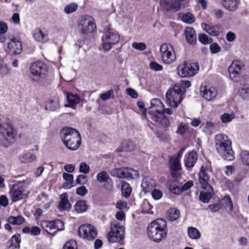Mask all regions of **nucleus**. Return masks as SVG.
<instances>
[{"instance_id":"obj_1","label":"nucleus","mask_w":249,"mask_h":249,"mask_svg":"<svg viewBox=\"0 0 249 249\" xmlns=\"http://www.w3.org/2000/svg\"><path fill=\"white\" fill-rule=\"evenodd\" d=\"M215 147L217 152L225 160H233L234 152L231 148V142L225 134H219L215 137Z\"/></svg>"},{"instance_id":"obj_2","label":"nucleus","mask_w":249,"mask_h":249,"mask_svg":"<svg viewBox=\"0 0 249 249\" xmlns=\"http://www.w3.org/2000/svg\"><path fill=\"white\" fill-rule=\"evenodd\" d=\"M60 137L64 145L71 150L77 149L81 145L79 132L71 127H65L60 131Z\"/></svg>"},{"instance_id":"obj_3","label":"nucleus","mask_w":249,"mask_h":249,"mask_svg":"<svg viewBox=\"0 0 249 249\" xmlns=\"http://www.w3.org/2000/svg\"><path fill=\"white\" fill-rule=\"evenodd\" d=\"M148 237L154 241L159 242L166 237L167 222L162 218H158L151 222L147 227Z\"/></svg>"},{"instance_id":"obj_4","label":"nucleus","mask_w":249,"mask_h":249,"mask_svg":"<svg viewBox=\"0 0 249 249\" xmlns=\"http://www.w3.org/2000/svg\"><path fill=\"white\" fill-rule=\"evenodd\" d=\"M32 180L27 178L25 180L19 181L13 184L10 189V196L13 202H17L26 198L28 193L25 191L23 187H26L31 184Z\"/></svg>"},{"instance_id":"obj_5","label":"nucleus","mask_w":249,"mask_h":249,"mask_svg":"<svg viewBox=\"0 0 249 249\" xmlns=\"http://www.w3.org/2000/svg\"><path fill=\"white\" fill-rule=\"evenodd\" d=\"M184 88L179 84H176L168 89L166 94V102L170 107L177 108L183 99Z\"/></svg>"},{"instance_id":"obj_6","label":"nucleus","mask_w":249,"mask_h":249,"mask_svg":"<svg viewBox=\"0 0 249 249\" xmlns=\"http://www.w3.org/2000/svg\"><path fill=\"white\" fill-rule=\"evenodd\" d=\"M30 77L32 81L36 83L41 82L47 75V67L41 61L34 62L30 67Z\"/></svg>"},{"instance_id":"obj_7","label":"nucleus","mask_w":249,"mask_h":249,"mask_svg":"<svg viewBox=\"0 0 249 249\" xmlns=\"http://www.w3.org/2000/svg\"><path fill=\"white\" fill-rule=\"evenodd\" d=\"M119 40L120 35L117 31L108 27L105 28L102 36V46L105 51L110 50Z\"/></svg>"},{"instance_id":"obj_8","label":"nucleus","mask_w":249,"mask_h":249,"mask_svg":"<svg viewBox=\"0 0 249 249\" xmlns=\"http://www.w3.org/2000/svg\"><path fill=\"white\" fill-rule=\"evenodd\" d=\"M110 229L111 231L107 235L110 242H118L124 239L125 229L119 222L116 221L112 222L110 224Z\"/></svg>"},{"instance_id":"obj_9","label":"nucleus","mask_w":249,"mask_h":249,"mask_svg":"<svg viewBox=\"0 0 249 249\" xmlns=\"http://www.w3.org/2000/svg\"><path fill=\"white\" fill-rule=\"evenodd\" d=\"M16 135L13 128L7 124H0V143L7 147L15 141Z\"/></svg>"},{"instance_id":"obj_10","label":"nucleus","mask_w":249,"mask_h":249,"mask_svg":"<svg viewBox=\"0 0 249 249\" xmlns=\"http://www.w3.org/2000/svg\"><path fill=\"white\" fill-rule=\"evenodd\" d=\"M199 70V66L196 63L184 62L180 64L177 68L178 73L181 77H192L196 75Z\"/></svg>"},{"instance_id":"obj_11","label":"nucleus","mask_w":249,"mask_h":249,"mask_svg":"<svg viewBox=\"0 0 249 249\" xmlns=\"http://www.w3.org/2000/svg\"><path fill=\"white\" fill-rule=\"evenodd\" d=\"M80 33L85 35H88L93 33L96 28V24L92 17L85 16L81 18L78 24Z\"/></svg>"},{"instance_id":"obj_12","label":"nucleus","mask_w":249,"mask_h":249,"mask_svg":"<svg viewBox=\"0 0 249 249\" xmlns=\"http://www.w3.org/2000/svg\"><path fill=\"white\" fill-rule=\"evenodd\" d=\"M161 58L163 63L171 64L176 60V55L173 47L169 44L163 43L160 48Z\"/></svg>"},{"instance_id":"obj_13","label":"nucleus","mask_w":249,"mask_h":249,"mask_svg":"<svg viewBox=\"0 0 249 249\" xmlns=\"http://www.w3.org/2000/svg\"><path fill=\"white\" fill-rule=\"evenodd\" d=\"M41 227L48 233L54 235L58 231H62L64 228L63 222L57 219L54 221L44 220L41 222Z\"/></svg>"},{"instance_id":"obj_14","label":"nucleus","mask_w":249,"mask_h":249,"mask_svg":"<svg viewBox=\"0 0 249 249\" xmlns=\"http://www.w3.org/2000/svg\"><path fill=\"white\" fill-rule=\"evenodd\" d=\"M110 174L112 176L120 178H138L139 174L138 172L131 168H116L111 170Z\"/></svg>"},{"instance_id":"obj_15","label":"nucleus","mask_w":249,"mask_h":249,"mask_svg":"<svg viewBox=\"0 0 249 249\" xmlns=\"http://www.w3.org/2000/svg\"><path fill=\"white\" fill-rule=\"evenodd\" d=\"M79 235L82 238L88 240H93L97 236L95 228L90 224H83L78 229Z\"/></svg>"},{"instance_id":"obj_16","label":"nucleus","mask_w":249,"mask_h":249,"mask_svg":"<svg viewBox=\"0 0 249 249\" xmlns=\"http://www.w3.org/2000/svg\"><path fill=\"white\" fill-rule=\"evenodd\" d=\"M185 1L180 0H160V5L167 11H178L185 7Z\"/></svg>"},{"instance_id":"obj_17","label":"nucleus","mask_w":249,"mask_h":249,"mask_svg":"<svg viewBox=\"0 0 249 249\" xmlns=\"http://www.w3.org/2000/svg\"><path fill=\"white\" fill-rule=\"evenodd\" d=\"M22 51V42L19 38L13 37L7 43V52L11 55L21 53Z\"/></svg>"},{"instance_id":"obj_18","label":"nucleus","mask_w":249,"mask_h":249,"mask_svg":"<svg viewBox=\"0 0 249 249\" xmlns=\"http://www.w3.org/2000/svg\"><path fill=\"white\" fill-rule=\"evenodd\" d=\"M200 92L206 100L211 101L216 98L217 95V89L213 86H201L200 88Z\"/></svg>"},{"instance_id":"obj_19","label":"nucleus","mask_w":249,"mask_h":249,"mask_svg":"<svg viewBox=\"0 0 249 249\" xmlns=\"http://www.w3.org/2000/svg\"><path fill=\"white\" fill-rule=\"evenodd\" d=\"M243 63L239 61H234L228 68L231 79L234 81H238L240 73L243 67Z\"/></svg>"},{"instance_id":"obj_20","label":"nucleus","mask_w":249,"mask_h":249,"mask_svg":"<svg viewBox=\"0 0 249 249\" xmlns=\"http://www.w3.org/2000/svg\"><path fill=\"white\" fill-rule=\"evenodd\" d=\"M207 168L202 166L199 173V180L201 187L204 190L208 191H213V188L209 184L208 181L209 179V176L207 171Z\"/></svg>"},{"instance_id":"obj_21","label":"nucleus","mask_w":249,"mask_h":249,"mask_svg":"<svg viewBox=\"0 0 249 249\" xmlns=\"http://www.w3.org/2000/svg\"><path fill=\"white\" fill-rule=\"evenodd\" d=\"M150 112H152V118L154 121L158 123L164 128L169 126L170 123L168 119L160 111L156 109L151 111Z\"/></svg>"},{"instance_id":"obj_22","label":"nucleus","mask_w":249,"mask_h":249,"mask_svg":"<svg viewBox=\"0 0 249 249\" xmlns=\"http://www.w3.org/2000/svg\"><path fill=\"white\" fill-rule=\"evenodd\" d=\"M169 164L172 176L175 177L179 176V175L178 172L181 169L180 160L176 157L170 156L169 159Z\"/></svg>"},{"instance_id":"obj_23","label":"nucleus","mask_w":249,"mask_h":249,"mask_svg":"<svg viewBox=\"0 0 249 249\" xmlns=\"http://www.w3.org/2000/svg\"><path fill=\"white\" fill-rule=\"evenodd\" d=\"M197 160V154L196 152L192 151L185 156L184 161L187 168L191 169L194 166Z\"/></svg>"},{"instance_id":"obj_24","label":"nucleus","mask_w":249,"mask_h":249,"mask_svg":"<svg viewBox=\"0 0 249 249\" xmlns=\"http://www.w3.org/2000/svg\"><path fill=\"white\" fill-rule=\"evenodd\" d=\"M201 27L204 31L212 36H218L221 32V26L218 24L210 26L203 22L201 24Z\"/></svg>"},{"instance_id":"obj_25","label":"nucleus","mask_w":249,"mask_h":249,"mask_svg":"<svg viewBox=\"0 0 249 249\" xmlns=\"http://www.w3.org/2000/svg\"><path fill=\"white\" fill-rule=\"evenodd\" d=\"M61 200L58 205V208L60 211L70 210L71 208L68 197V196L66 193L61 194L60 196Z\"/></svg>"},{"instance_id":"obj_26","label":"nucleus","mask_w":249,"mask_h":249,"mask_svg":"<svg viewBox=\"0 0 249 249\" xmlns=\"http://www.w3.org/2000/svg\"><path fill=\"white\" fill-rule=\"evenodd\" d=\"M240 0H222L223 6L229 11H235L237 10Z\"/></svg>"},{"instance_id":"obj_27","label":"nucleus","mask_w":249,"mask_h":249,"mask_svg":"<svg viewBox=\"0 0 249 249\" xmlns=\"http://www.w3.org/2000/svg\"><path fill=\"white\" fill-rule=\"evenodd\" d=\"M136 148L135 144L130 140H124L122 143L121 147L117 148L116 151L118 152L125 151H132Z\"/></svg>"},{"instance_id":"obj_28","label":"nucleus","mask_w":249,"mask_h":249,"mask_svg":"<svg viewBox=\"0 0 249 249\" xmlns=\"http://www.w3.org/2000/svg\"><path fill=\"white\" fill-rule=\"evenodd\" d=\"M80 100V98L77 94L68 93L67 95L68 104H65V107L74 108L75 106L79 103Z\"/></svg>"},{"instance_id":"obj_29","label":"nucleus","mask_w":249,"mask_h":249,"mask_svg":"<svg viewBox=\"0 0 249 249\" xmlns=\"http://www.w3.org/2000/svg\"><path fill=\"white\" fill-rule=\"evenodd\" d=\"M155 185L154 180L149 177L143 178L142 183V187L145 192H148L154 189Z\"/></svg>"},{"instance_id":"obj_30","label":"nucleus","mask_w":249,"mask_h":249,"mask_svg":"<svg viewBox=\"0 0 249 249\" xmlns=\"http://www.w3.org/2000/svg\"><path fill=\"white\" fill-rule=\"evenodd\" d=\"M185 35L186 39L189 43L194 44L196 42V36L193 28L190 27L186 28Z\"/></svg>"},{"instance_id":"obj_31","label":"nucleus","mask_w":249,"mask_h":249,"mask_svg":"<svg viewBox=\"0 0 249 249\" xmlns=\"http://www.w3.org/2000/svg\"><path fill=\"white\" fill-rule=\"evenodd\" d=\"M167 187L173 194L178 195L182 192V184L177 181L168 182Z\"/></svg>"},{"instance_id":"obj_32","label":"nucleus","mask_w":249,"mask_h":249,"mask_svg":"<svg viewBox=\"0 0 249 249\" xmlns=\"http://www.w3.org/2000/svg\"><path fill=\"white\" fill-rule=\"evenodd\" d=\"M180 216V212L176 208H170L166 213V218L171 221L177 220Z\"/></svg>"},{"instance_id":"obj_33","label":"nucleus","mask_w":249,"mask_h":249,"mask_svg":"<svg viewBox=\"0 0 249 249\" xmlns=\"http://www.w3.org/2000/svg\"><path fill=\"white\" fill-rule=\"evenodd\" d=\"M34 39L38 42H46L48 38L47 36L39 29H36L33 34Z\"/></svg>"},{"instance_id":"obj_34","label":"nucleus","mask_w":249,"mask_h":249,"mask_svg":"<svg viewBox=\"0 0 249 249\" xmlns=\"http://www.w3.org/2000/svg\"><path fill=\"white\" fill-rule=\"evenodd\" d=\"M22 232L24 233H29L32 235L37 236L40 234L41 229L37 226H26L23 228Z\"/></svg>"},{"instance_id":"obj_35","label":"nucleus","mask_w":249,"mask_h":249,"mask_svg":"<svg viewBox=\"0 0 249 249\" xmlns=\"http://www.w3.org/2000/svg\"><path fill=\"white\" fill-rule=\"evenodd\" d=\"M63 178L67 181L66 182H64L63 184L64 188H71L73 186V176L72 174L64 173Z\"/></svg>"},{"instance_id":"obj_36","label":"nucleus","mask_w":249,"mask_h":249,"mask_svg":"<svg viewBox=\"0 0 249 249\" xmlns=\"http://www.w3.org/2000/svg\"><path fill=\"white\" fill-rule=\"evenodd\" d=\"M7 221L9 224L12 225H21L25 222V219L21 215L10 216L7 219Z\"/></svg>"},{"instance_id":"obj_37","label":"nucleus","mask_w":249,"mask_h":249,"mask_svg":"<svg viewBox=\"0 0 249 249\" xmlns=\"http://www.w3.org/2000/svg\"><path fill=\"white\" fill-rule=\"evenodd\" d=\"M59 102L57 99L50 100L46 104L45 109L49 111H54L59 107Z\"/></svg>"},{"instance_id":"obj_38","label":"nucleus","mask_w":249,"mask_h":249,"mask_svg":"<svg viewBox=\"0 0 249 249\" xmlns=\"http://www.w3.org/2000/svg\"><path fill=\"white\" fill-rule=\"evenodd\" d=\"M188 235L189 237L194 240H197L200 238V233L196 228L190 227L188 228Z\"/></svg>"},{"instance_id":"obj_39","label":"nucleus","mask_w":249,"mask_h":249,"mask_svg":"<svg viewBox=\"0 0 249 249\" xmlns=\"http://www.w3.org/2000/svg\"><path fill=\"white\" fill-rule=\"evenodd\" d=\"M75 210L79 213L86 212L88 209V206L84 200L78 201L74 206Z\"/></svg>"},{"instance_id":"obj_40","label":"nucleus","mask_w":249,"mask_h":249,"mask_svg":"<svg viewBox=\"0 0 249 249\" xmlns=\"http://www.w3.org/2000/svg\"><path fill=\"white\" fill-rule=\"evenodd\" d=\"M19 160L22 163H29L36 160V156L30 153L21 155L19 157Z\"/></svg>"},{"instance_id":"obj_41","label":"nucleus","mask_w":249,"mask_h":249,"mask_svg":"<svg viewBox=\"0 0 249 249\" xmlns=\"http://www.w3.org/2000/svg\"><path fill=\"white\" fill-rule=\"evenodd\" d=\"M121 189L123 195L126 198L128 197L132 192V189L130 185L124 181L122 182Z\"/></svg>"},{"instance_id":"obj_42","label":"nucleus","mask_w":249,"mask_h":249,"mask_svg":"<svg viewBox=\"0 0 249 249\" xmlns=\"http://www.w3.org/2000/svg\"><path fill=\"white\" fill-rule=\"evenodd\" d=\"M202 131L206 135H210L213 132L214 130V125L212 122H207L203 125Z\"/></svg>"},{"instance_id":"obj_43","label":"nucleus","mask_w":249,"mask_h":249,"mask_svg":"<svg viewBox=\"0 0 249 249\" xmlns=\"http://www.w3.org/2000/svg\"><path fill=\"white\" fill-rule=\"evenodd\" d=\"M238 94L243 98L249 97V84L244 85L238 90Z\"/></svg>"},{"instance_id":"obj_44","label":"nucleus","mask_w":249,"mask_h":249,"mask_svg":"<svg viewBox=\"0 0 249 249\" xmlns=\"http://www.w3.org/2000/svg\"><path fill=\"white\" fill-rule=\"evenodd\" d=\"M96 179L99 182H106L110 179V178L106 171H103L97 175Z\"/></svg>"},{"instance_id":"obj_45","label":"nucleus","mask_w":249,"mask_h":249,"mask_svg":"<svg viewBox=\"0 0 249 249\" xmlns=\"http://www.w3.org/2000/svg\"><path fill=\"white\" fill-rule=\"evenodd\" d=\"M207 191V192H201L199 195V199L203 203H208L212 196L211 192L213 191Z\"/></svg>"},{"instance_id":"obj_46","label":"nucleus","mask_w":249,"mask_h":249,"mask_svg":"<svg viewBox=\"0 0 249 249\" xmlns=\"http://www.w3.org/2000/svg\"><path fill=\"white\" fill-rule=\"evenodd\" d=\"M181 19L184 23L191 24L194 22L195 18L192 13L189 12L184 14Z\"/></svg>"},{"instance_id":"obj_47","label":"nucleus","mask_w":249,"mask_h":249,"mask_svg":"<svg viewBox=\"0 0 249 249\" xmlns=\"http://www.w3.org/2000/svg\"><path fill=\"white\" fill-rule=\"evenodd\" d=\"M21 242L20 235L15 234L11 239V245L14 248H19Z\"/></svg>"},{"instance_id":"obj_48","label":"nucleus","mask_w":249,"mask_h":249,"mask_svg":"<svg viewBox=\"0 0 249 249\" xmlns=\"http://www.w3.org/2000/svg\"><path fill=\"white\" fill-rule=\"evenodd\" d=\"M235 117V114L233 112L231 113H225L221 116L220 119L222 123H227L231 122Z\"/></svg>"},{"instance_id":"obj_49","label":"nucleus","mask_w":249,"mask_h":249,"mask_svg":"<svg viewBox=\"0 0 249 249\" xmlns=\"http://www.w3.org/2000/svg\"><path fill=\"white\" fill-rule=\"evenodd\" d=\"M78 8V5L75 3H71L66 5L64 8V12L67 14H70L75 12Z\"/></svg>"},{"instance_id":"obj_50","label":"nucleus","mask_w":249,"mask_h":249,"mask_svg":"<svg viewBox=\"0 0 249 249\" xmlns=\"http://www.w3.org/2000/svg\"><path fill=\"white\" fill-rule=\"evenodd\" d=\"M240 157L242 163L247 166H249V151L247 150L242 151Z\"/></svg>"},{"instance_id":"obj_51","label":"nucleus","mask_w":249,"mask_h":249,"mask_svg":"<svg viewBox=\"0 0 249 249\" xmlns=\"http://www.w3.org/2000/svg\"><path fill=\"white\" fill-rule=\"evenodd\" d=\"M151 106L150 107V109H152V110H150L149 113L150 114H151L152 115V112H150V111H153V110H155L156 109L159 110L157 108H154L155 107L159 106H163V105L162 104V103H161L160 100L158 99H156V98L153 99L151 100Z\"/></svg>"},{"instance_id":"obj_52","label":"nucleus","mask_w":249,"mask_h":249,"mask_svg":"<svg viewBox=\"0 0 249 249\" xmlns=\"http://www.w3.org/2000/svg\"><path fill=\"white\" fill-rule=\"evenodd\" d=\"M198 40L204 44H207L213 41L212 39L205 34H199L198 36Z\"/></svg>"},{"instance_id":"obj_53","label":"nucleus","mask_w":249,"mask_h":249,"mask_svg":"<svg viewBox=\"0 0 249 249\" xmlns=\"http://www.w3.org/2000/svg\"><path fill=\"white\" fill-rule=\"evenodd\" d=\"M63 249H77V245L75 241L70 240L64 245Z\"/></svg>"},{"instance_id":"obj_54","label":"nucleus","mask_w":249,"mask_h":249,"mask_svg":"<svg viewBox=\"0 0 249 249\" xmlns=\"http://www.w3.org/2000/svg\"><path fill=\"white\" fill-rule=\"evenodd\" d=\"M188 128V125L186 124L181 123L179 124L178 128L177 130V133L178 134H179L182 135L186 133L187 129Z\"/></svg>"},{"instance_id":"obj_55","label":"nucleus","mask_w":249,"mask_h":249,"mask_svg":"<svg viewBox=\"0 0 249 249\" xmlns=\"http://www.w3.org/2000/svg\"><path fill=\"white\" fill-rule=\"evenodd\" d=\"M100 97L101 99L104 101L112 98H113V90L110 89L105 93L101 94Z\"/></svg>"},{"instance_id":"obj_56","label":"nucleus","mask_w":249,"mask_h":249,"mask_svg":"<svg viewBox=\"0 0 249 249\" xmlns=\"http://www.w3.org/2000/svg\"><path fill=\"white\" fill-rule=\"evenodd\" d=\"M89 166L87 163L83 162L80 163L79 166V172L85 174H87L89 172Z\"/></svg>"},{"instance_id":"obj_57","label":"nucleus","mask_w":249,"mask_h":249,"mask_svg":"<svg viewBox=\"0 0 249 249\" xmlns=\"http://www.w3.org/2000/svg\"><path fill=\"white\" fill-rule=\"evenodd\" d=\"M132 46L133 48L141 51H143L145 50L146 48V45L145 43L143 42H134L132 44Z\"/></svg>"},{"instance_id":"obj_58","label":"nucleus","mask_w":249,"mask_h":249,"mask_svg":"<svg viewBox=\"0 0 249 249\" xmlns=\"http://www.w3.org/2000/svg\"><path fill=\"white\" fill-rule=\"evenodd\" d=\"M210 50L212 53H216L221 51V48L217 43H213L210 45Z\"/></svg>"},{"instance_id":"obj_59","label":"nucleus","mask_w":249,"mask_h":249,"mask_svg":"<svg viewBox=\"0 0 249 249\" xmlns=\"http://www.w3.org/2000/svg\"><path fill=\"white\" fill-rule=\"evenodd\" d=\"M76 183L79 184H85L87 181V177L84 175H79L76 180Z\"/></svg>"},{"instance_id":"obj_60","label":"nucleus","mask_w":249,"mask_h":249,"mask_svg":"<svg viewBox=\"0 0 249 249\" xmlns=\"http://www.w3.org/2000/svg\"><path fill=\"white\" fill-rule=\"evenodd\" d=\"M151 69L155 71H160L162 70V66L156 62H152L150 64Z\"/></svg>"},{"instance_id":"obj_61","label":"nucleus","mask_w":249,"mask_h":249,"mask_svg":"<svg viewBox=\"0 0 249 249\" xmlns=\"http://www.w3.org/2000/svg\"><path fill=\"white\" fill-rule=\"evenodd\" d=\"M223 200L225 202L227 206L231 211L233 208V204L231 197L228 196H226L224 197Z\"/></svg>"},{"instance_id":"obj_62","label":"nucleus","mask_w":249,"mask_h":249,"mask_svg":"<svg viewBox=\"0 0 249 249\" xmlns=\"http://www.w3.org/2000/svg\"><path fill=\"white\" fill-rule=\"evenodd\" d=\"M151 195L153 198L156 200H158L160 199L162 196V193L159 190L156 189H154L152 192Z\"/></svg>"},{"instance_id":"obj_63","label":"nucleus","mask_w":249,"mask_h":249,"mask_svg":"<svg viewBox=\"0 0 249 249\" xmlns=\"http://www.w3.org/2000/svg\"><path fill=\"white\" fill-rule=\"evenodd\" d=\"M87 193L88 190L84 186H80L76 189V193L81 196L85 195Z\"/></svg>"},{"instance_id":"obj_64","label":"nucleus","mask_w":249,"mask_h":249,"mask_svg":"<svg viewBox=\"0 0 249 249\" xmlns=\"http://www.w3.org/2000/svg\"><path fill=\"white\" fill-rule=\"evenodd\" d=\"M126 92L128 95L133 98H137L138 97V93L137 91L133 89L128 88L126 89Z\"/></svg>"}]
</instances>
